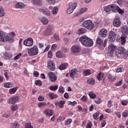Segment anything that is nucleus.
<instances>
[{
    "label": "nucleus",
    "mask_w": 128,
    "mask_h": 128,
    "mask_svg": "<svg viewBox=\"0 0 128 128\" xmlns=\"http://www.w3.org/2000/svg\"><path fill=\"white\" fill-rule=\"evenodd\" d=\"M79 40L83 45L86 46H91L93 43V41L91 39L86 36L80 37Z\"/></svg>",
    "instance_id": "1"
},
{
    "label": "nucleus",
    "mask_w": 128,
    "mask_h": 128,
    "mask_svg": "<svg viewBox=\"0 0 128 128\" xmlns=\"http://www.w3.org/2000/svg\"><path fill=\"white\" fill-rule=\"evenodd\" d=\"M8 37V36L6 33L2 31H0V40L2 42L8 41L10 42H12L13 38H9Z\"/></svg>",
    "instance_id": "2"
},
{
    "label": "nucleus",
    "mask_w": 128,
    "mask_h": 128,
    "mask_svg": "<svg viewBox=\"0 0 128 128\" xmlns=\"http://www.w3.org/2000/svg\"><path fill=\"white\" fill-rule=\"evenodd\" d=\"M82 26L90 30L93 29L94 27V23L90 20H86L82 22Z\"/></svg>",
    "instance_id": "3"
},
{
    "label": "nucleus",
    "mask_w": 128,
    "mask_h": 128,
    "mask_svg": "<svg viewBox=\"0 0 128 128\" xmlns=\"http://www.w3.org/2000/svg\"><path fill=\"white\" fill-rule=\"evenodd\" d=\"M100 36L98 37L96 39V42L99 48L101 49L104 48L106 45V43L107 42V40L106 39L104 42L103 43V40Z\"/></svg>",
    "instance_id": "4"
},
{
    "label": "nucleus",
    "mask_w": 128,
    "mask_h": 128,
    "mask_svg": "<svg viewBox=\"0 0 128 128\" xmlns=\"http://www.w3.org/2000/svg\"><path fill=\"white\" fill-rule=\"evenodd\" d=\"M38 48L36 46L28 49V53L30 56H33L37 55L38 53Z\"/></svg>",
    "instance_id": "5"
},
{
    "label": "nucleus",
    "mask_w": 128,
    "mask_h": 128,
    "mask_svg": "<svg viewBox=\"0 0 128 128\" xmlns=\"http://www.w3.org/2000/svg\"><path fill=\"white\" fill-rule=\"evenodd\" d=\"M108 48V51L107 54L109 56L112 57L113 55L114 52L117 49V47L116 46L111 44L109 46Z\"/></svg>",
    "instance_id": "6"
},
{
    "label": "nucleus",
    "mask_w": 128,
    "mask_h": 128,
    "mask_svg": "<svg viewBox=\"0 0 128 128\" xmlns=\"http://www.w3.org/2000/svg\"><path fill=\"white\" fill-rule=\"evenodd\" d=\"M68 5L69 7L67 9L66 12L68 14H70L76 8L77 4L76 3L72 4L71 2H70L69 3Z\"/></svg>",
    "instance_id": "7"
},
{
    "label": "nucleus",
    "mask_w": 128,
    "mask_h": 128,
    "mask_svg": "<svg viewBox=\"0 0 128 128\" xmlns=\"http://www.w3.org/2000/svg\"><path fill=\"white\" fill-rule=\"evenodd\" d=\"M117 35V34L116 32L112 30H111L108 36L109 40V41L111 42H113L115 40Z\"/></svg>",
    "instance_id": "8"
},
{
    "label": "nucleus",
    "mask_w": 128,
    "mask_h": 128,
    "mask_svg": "<svg viewBox=\"0 0 128 128\" xmlns=\"http://www.w3.org/2000/svg\"><path fill=\"white\" fill-rule=\"evenodd\" d=\"M33 40L32 39L29 38H27L24 41V44L27 46H30L33 44Z\"/></svg>",
    "instance_id": "9"
},
{
    "label": "nucleus",
    "mask_w": 128,
    "mask_h": 128,
    "mask_svg": "<svg viewBox=\"0 0 128 128\" xmlns=\"http://www.w3.org/2000/svg\"><path fill=\"white\" fill-rule=\"evenodd\" d=\"M47 66L51 70H54L55 69V64L52 60H49L48 61Z\"/></svg>",
    "instance_id": "10"
},
{
    "label": "nucleus",
    "mask_w": 128,
    "mask_h": 128,
    "mask_svg": "<svg viewBox=\"0 0 128 128\" xmlns=\"http://www.w3.org/2000/svg\"><path fill=\"white\" fill-rule=\"evenodd\" d=\"M49 78L50 80L52 82H54L57 79V77L55 74L52 72H50L48 74Z\"/></svg>",
    "instance_id": "11"
},
{
    "label": "nucleus",
    "mask_w": 128,
    "mask_h": 128,
    "mask_svg": "<svg viewBox=\"0 0 128 128\" xmlns=\"http://www.w3.org/2000/svg\"><path fill=\"white\" fill-rule=\"evenodd\" d=\"M108 34V31L105 28L100 30L99 32L100 36L102 38H105L106 37Z\"/></svg>",
    "instance_id": "12"
},
{
    "label": "nucleus",
    "mask_w": 128,
    "mask_h": 128,
    "mask_svg": "<svg viewBox=\"0 0 128 128\" xmlns=\"http://www.w3.org/2000/svg\"><path fill=\"white\" fill-rule=\"evenodd\" d=\"M52 26H49L46 30L44 34L46 36H48L51 35L53 33L52 30L53 27Z\"/></svg>",
    "instance_id": "13"
},
{
    "label": "nucleus",
    "mask_w": 128,
    "mask_h": 128,
    "mask_svg": "<svg viewBox=\"0 0 128 128\" xmlns=\"http://www.w3.org/2000/svg\"><path fill=\"white\" fill-rule=\"evenodd\" d=\"M19 98L17 96H14L10 98L9 100L8 103L10 104H14L19 99Z\"/></svg>",
    "instance_id": "14"
},
{
    "label": "nucleus",
    "mask_w": 128,
    "mask_h": 128,
    "mask_svg": "<svg viewBox=\"0 0 128 128\" xmlns=\"http://www.w3.org/2000/svg\"><path fill=\"white\" fill-rule=\"evenodd\" d=\"M32 2L33 4L37 6H40L42 5V0H32Z\"/></svg>",
    "instance_id": "15"
},
{
    "label": "nucleus",
    "mask_w": 128,
    "mask_h": 128,
    "mask_svg": "<svg viewBox=\"0 0 128 128\" xmlns=\"http://www.w3.org/2000/svg\"><path fill=\"white\" fill-rule=\"evenodd\" d=\"M121 22L119 18H117L115 19L113 22V24L115 26L118 27L120 26Z\"/></svg>",
    "instance_id": "16"
},
{
    "label": "nucleus",
    "mask_w": 128,
    "mask_h": 128,
    "mask_svg": "<svg viewBox=\"0 0 128 128\" xmlns=\"http://www.w3.org/2000/svg\"><path fill=\"white\" fill-rule=\"evenodd\" d=\"M39 11L42 13L46 15L47 16H50V11L48 9L45 10L41 9H39Z\"/></svg>",
    "instance_id": "17"
},
{
    "label": "nucleus",
    "mask_w": 128,
    "mask_h": 128,
    "mask_svg": "<svg viewBox=\"0 0 128 128\" xmlns=\"http://www.w3.org/2000/svg\"><path fill=\"white\" fill-rule=\"evenodd\" d=\"M78 72V70L76 69H74L71 70L70 71V76L72 78H73L75 76V75Z\"/></svg>",
    "instance_id": "18"
},
{
    "label": "nucleus",
    "mask_w": 128,
    "mask_h": 128,
    "mask_svg": "<svg viewBox=\"0 0 128 128\" xmlns=\"http://www.w3.org/2000/svg\"><path fill=\"white\" fill-rule=\"evenodd\" d=\"M80 50L79 47L78 46H73L71 48V51L73 52H79Z\"/></svg>",
    "instance_id": "19"
},
{
    "label": "nucleus",
    "mask_w": 128,
    "mask_h": 128,
    "mask_svg": "<svg viewBox=\"0 0 128 128\" xmlns=\"http://www.w3.org/2000/svg\"><path fill=\"white\" fill-rule=\"evenodd\" d=\"M44 113L47 116H50L53 115V112L52 110L47 109L44 111Z\"/></svg>",
    "instance_id": "20"
},
{
    "label": "nucleus",
    "mask_w": 128,
    "mask_h": 128,
    "mask_svg": "<svg viewBox=\"0 0 128 128\" xmlns=\"http://www.w3.org/2000/svg\"><path fill=\"white\" fill-rule=\"evenodd\" d=\"M112 11V12H116L117 11L119 7L116 4H111Z\"/></svg>",
    "instance_id": "21"
},
{
    "label": "nucleus",
    "mask_w": 128,
    "mask_h": 128,
    "mask_svg": "<svg viewBox=\"0 0 128 128\" xmlns=\"http://www.w3.org/2000/svg\"><path fill=\"white\" fill-rule=\"evenodd\" d=\"M18 88L17 86L11 88L9 90V92L10 94H14L17 90Z\"/></svg>",
    "instance_id": "22"
},
{
    "label": "nucleus",
    "mask_w": 128,
    "mask_h": 128,
    "mask_svg": "<svg viewBox=\"0 0 128 128\" xmlns=\"http://www.w3.org/2000/svg\"><path fill=\"white\" fill-rule=\"evenodd\" d=\"M122 31L124 34L128 35V27L125 26L123 27Z\"/></svg>",
    "instance_id": "23"
},
{
    "label": "nucleus",
    "mask_w": 128,
    "mask_h": 128,
    "mask_svg": "<svg viewBox=\"0 0 128 128\" xmlns=\"http://www.w3.org/2000/svg\"><path fill=\"white\" fill-rule=\"evenodd\" d=\"M46 103L44 102H39L38 104V107L40 108H42L46 106Z\"/></svg>",
    "instance_id": "24"
},
{
    "label": "nucleus",
    "mask_w": 128,
    "mask_h": 128,
    "mask_svg": "<svg viewBox=\"0 0 128 128\" xmlns=\"http://www.w3.org/2000/svg\"><path fill=\"white\" fill-rule=\"evenodd\" d=\"M68 66V64L66 63H63L59 66V68L61 70H63L66 68Z\"/></svg>",
    "instance_id": "25"
},
{
    "label": "nucleus",
    "mask_w": 128,
    "mask_h": 128,
    "mask_svg": "<svg viewBox=\"0 0 128 128\" xmlns=\"http://www.w3.org/2000/svg\"><path fill=\"white\" fill-rule=\"evenodd\" d=\"M65 103V101H61L59 102L56 103V106H58L60 108H62Z\"/></svg>",
    "instance_id": "26"
},
{
    "label": "nucleus",
    "mask_w": 128,
    "mask_h": 128,
    "mask_svg": "<svg viewBox=\"0 0 128 128\" xmlns=\"http://www.w3.org/2000/svg\"><path fill=\"white\" fill-rule=\"evenodd\" d=\"M24 6V4L22 3H18L15 5V7L16 8H22Z\"/></svg>",
    "instance_id": "27"
},
{
    "label": "nucleus",
    "mask_w": 128,
    "mask_h": 128,
    "mask_svg": "<svg viewBox=\"0 0 128 128\" xmlns=\"http://www.w3.org/2000/svg\"><path fill=\"white\" fill-rule=\"evenodd\" d=\"M118 52H119L122 54L124 55L125 53L126 50L124 49V47H120L119 48L118 51Z\"/></svg>",
    "instance_id": "28"
},
{
    "label": "nucleus",
    "mask_w": 128,
    "mask_h": 128,
    "mask_svg": "<svg viewBox=\"0 0 128 128\" xmlns=\"http://www.w3.org/2000/svg\"><path fill=\"white\" fill-rule=\"evenodd\" d=\"M40 20L44 24H46L48 22V19L45 17L42 18Z\"/></svg>",
    "instance_id": "29"
},
{
    "label": "nucleus",
    "mask_w": 128,
    "mask_h": 128,
    "mask_svg": "<svg viewBox=\"0 0 128 128\" xmlns=\"http://www.w3.org/2000/svg\"><path fill=\"white\" fill-rule=\"evenodd\" d=\"M4 86L5 88H10L13 87L14 86V85L13 83L8 82L4 84Z\"/></svg>",
    "instance_id": "30"
},
{
    "label": "nucleus",
    "mask_w": 128,
    "mask_h": 128,
    "mask_svg": "<svg viewBox=\"0 0 128 128\" xmlns=\"http://www.w3.org/2000/svg\"><path fill=\"white\" fill-rule=\"evenodd\" d=\"M104 76V73L100 72L98 75L97 78L98 79L101 80L103 78Z\"/></svg>",
    "instance_id": "31"
},
{
    "label": "nucleus",
    "mask_w": 128,
    "mask_h": 128,
    "mask_svg": "<svg viewBox=\"0 0 128 128\" xmlns=\"http://www.w3.org/2000/svg\"><path fill=\"white\" fill-rule=\"evenodd\" d=\"M104 10L107 12H109L111 10L112 11L111 4L105 7L104 8Z\"/></svg>",
    "instance_id": "32"
},
{
    "label": "nucleus",
    "mask_w": 128,
    "mask_h": 128,
    "mask_svg": "<svg viewBox=\"0 0 128 128\" xmlns=\"http://www.w3.org/2000/svg\"><path fill=\"white\" fill-rule=\"evenodd\" d=\"M116 57L118 58H122L124 56V55L122 54L119 52H118V51H116V53L115 54Z\"/></svg>",
    "instance_id": "33"
},
{
    "label": "nucleus",
    "mask_w": 128,
    "mask_h": 128,
    "mask_svg": "<svg viewBox=\"0 0 128 128\" xmlns=\"http://www.w3.org/2000/svg\"><path fill=\"white\" fill-rule=\"evenodd\" d=\"M58 7H54L52 11V13L53 14H56L58 12Z\"/></svg>",
    "instance_id": "34"
},
{
    "label": "nucleus",
    "mask_w": 128,
    "mask_h": 128,
    "mask_svg": "<svg viewBox=\"0 0 128 128\" xmlns=\"http://www.w3.org/2000/svg\"><path fill=\"white\" fill-rule=\"evenodd\" d=\"M11 124V127L12 128H17L19 125L18 122H14Z\"/></svg>",
    "instance_id": "35"
},
{
    "label": "nucleus",
    "mask_w": 128,
    "mask_h": 128,
    "mask_svg": "<svg viewBox=\"0 0 128 128\" xmlns=\"http://www.w3.org/2000/svg\"><path fill=\"white\" fill-rule=\"evenodd\" d=\"M48 96L51 99H53L54 98H56L58 96L56 94H54L52 93H50L48 94Z\"/></svg>",
    "instance_id": "36"
},
{
    "label": "nucleus",
    "mask_w": 128,
    "mask_h": 128,
    "mask_svg": "<svg viewBox=\"0 0 128 128\" xmlns=\"http://www.w3.org/2000/svg\"><path fill=\"white\" fill-rule=\"evenodd\" d=\"M87 82L90 84H93L94 82V81L93 79L90 78L87 80Z\"/></svg>",
    "instance_id": "37"
},
{
    "label": "nucleus",
    "mask_w": 128,
    "mask_h": 128,
    "mask_svg": "<svg viewBox=\"0 0 128 128\" xmlns=\"http://www.w3.org/2000/svg\"><path fill=\"white\" fill-rule=\"evenodd\" d=\"M56 56L57 57L61 58L63 57L64 55L62 53L61 51H58L56 52Z\"/></svg>",
    "instance_id": "38"
},
{
    "label": "nucleus",
    "mask_w": 128,
    "mask_h": 128,
    "mask_svg": "<svg viewBox=\"0 0 128 128\" xmlns=\"http://www.w3.org/2000/svg\"><path fill=\"white\" fill-rule=\"evenodd\" d=\"M35 83L36 86H40L42 85V81L40 80H37L35 81Z\"/></svg>",
    "instance_id": "39"
},
{
    "label": "nucleus",
    "mask_w": 128,
    "mask_h": 128,
    "mask_svg": "<svg viewBox=\"0 0 128 128\" xmlns=\"http://www.w3.org/2000/svg\"><path fill=\"white\" fill-rule=\"evenodd\" d=\"M88 8H83L81 9L80 11L78 13V14H81L87 11Z\"/></svg>",
    "instance_id": "40"
},
{
    "label": "nucleus",
    "mask_w": 128,
    "mask_h": 128,
    "mask_svg": "<svg viewBox=\"0 0 128 128\" xmlns=\"http://www.w3.org/2000/svg\"><path fill=\"white\" fill-rule=\"evenodd\" d=\"M15 33L13 32H12L9 33V36H8V38H13V42H14V37L15 36Z\"/></svg>",
    "instance_id": "41"
},
{
    "label": "nucleus",
    "mask_w": 128,
    "mask_h": 128,
    "mask_svg": "<svg viewBox=\"0 0 128 128\" xmlns=\"http://www.w3.org/2000/svg\"><path fill=\"white\" fill-rule=\"evenodd\" d=\"M86 32L85 29L81 28L79 30L78 32V34H80L85 33Z\"/></svg>",
    "instance_id": "42"
},
{
    "label": "nucleus",
    "mask_w": 128,
    "mask_h": 128,
    "mask_svg": "<svg viewBox=\"0 0 128 128\" xmlns=\"http://www.w3.org/2000/svg\"><path fill=\"white\" fill-rule=\"evenodd\" d=\"M4 12L3 8L2 7H0V16H4Z\"/></svg>",
    "instance_id": "43"
},
{
    "label": "nucleus",
    "mask_w": 128,
    "mask_h": 128,
    "mask_svg": "<svg viewBox=\"0 0 128 128\" xmlns=\"http://www.w3.org/2000/svg\"><path fill=\"white\" fill-rule=\"evenodd\" d=\"M88 95L90 98H94L96 96V95L94 93L92 92H90Z\"/></svg>",
    "instance_id": "44"
},
{
    "label": "nucleus",
    "mask_w": 128,
    "mask_h": 128,
    "mask_svg": "<svg viewBox=\"0 0 128 128\" xmlns=\"http://www.w3.org/2000/svg\"><path fill=\"white\" fill-rule=\"evenodd\" d=\"M84 73L86 76H87L90 75L91 74L90 71L88 70H87L84 71Z\"/></svg>",
    "instance_id": "45"
},
{
    "label": "nucleus",
    "mask_w": 128,
    "mask_h": 128,
    "mask_svg": "<svg viewBox=\"0 0 128 128\" xmlns=\"http://www.w3.org/2000/svg\"><path fill=\"white\" fill-rule=\"evenodd\" d=\"M58 88V85H56L54 86H50V88L51 90L52 91H55Z\"/></svg>",
    "instance_id": "46"
},
{
    "label": "nucleus",
    "mask_w": 128,
    "mask_h": 128,
    "mask_svg": "<svg viewBox=\"0 0 128 128\" xmlns=\"http://www.w3.org/2000/svg\"><path fill=\"white\" fill-rule=\"evenodd\" d=\"M122 116L125 118L128 116V110L124 111L122 112Z\"/></svg>",
    "instance_id": "47"
},
{
    "label": "nucleus",
    "mask_w": 128,
    "mask_h": 128,
    "mask_svg": "<svg viewBox=\"0 0 128 128\" xmlns=\"http://www.w3.org/2000/svg\"><path fill=\"white\" fill-rule=\"evenodd\" d=\"M48 3L54 5L56 2L55 0H45Z\"/></svg>",
    "instance_id": "48"
},
{
    "label": "nucleus",
    "mask_w": 128,
    "mask_h": 128,
    "mask_svg": "<svg viewBox=\"0 0 128 128\" xmlns=\"http://www.w3.org/2000/svg\"><path fill=\"white\" fill-rule=\"evenodd\" d=\"M72 122V120L70 119H68L66 120L64 124L66 125L69 124Z\"/></svg>",
    "instance_id": "49"
},
{
    "label": "nucleus",
    "mask_w": 128,
    "mask_h": 128,
    "mask_svg": "<svg viewBox=\"0 0 128 128\" xmlns=\"http://www.w3.org/2000/svg\"><path fill=\"white\" fill-rule=\"evenodd\" d=\"M12 110L13 111L16 110L18 108V107L17 105L16 104L12 105Z\"/></svg>",
    "instance_id": "50"
},
{
    "label": "nucleus",
    "mask_w": 128,
    "mask_h": 128,
    "mask_svg": "<svg viewBox=\"0 0 128 128\" xmlns=\"http://www.w3.org/2000/svg\"><path fill=\"white\" fill-rule=\"evenodd\" d=\"M59 91L62 93H63L64 92V88L62 86H60L59 87Z\"/></svg>",
    "instance_id": "51"
},
{
    "label": "nucleus",
    "mask_w": 128,
    "mask_h": 128,
    "mask_svg": "<svg viewBox=\"0 0 128 128\" xmlns=\"http://www.w3.org/2000/svg\"><path fill=\"white\" fill-rule=\"evenodd\" d=\"M77 104L76 102L75 101H74L72 102L69 101L68 102V105H71L72 106H73L75 104Z\"/></svg>",
    "instance_id": "52"
},
{
    "label": "nucleus",
    "mask_w": 128,
    "mask_h": 128,
    "mask_svg": "<svg viewBox=\"0 0 128 128\" xmlns=\"http://www.w3.org/2000/svg\"><path fill=\"white\" fill-rule=\"evenodd\" d=\"M25 128H33V127L30 123H28L25 124Z\"/></svg>",
    "instance_id": "53"
},
{
    "label": "nucleus",
    "mask_w": 128,
    "mask_h": 128,
    "mask_svg": "<svg viewBox=\"0 0 128 128\" xmlns=\"http://www.w3.org/2000/svg\"><path fill=\"white\" fill-rule=\"evenodd\" d=\"M99 113L98 112L95 113L93 115L94 118L95 120H96L98 117L99 116Z\"/></svg>",
    "instance_id": "54"
},
{
    "label": "nucleus",
    "mask_w": 128,
    "mask_h": 128,
    "mask_svg": "<svg viewBox=\"0 0 128 128\" xmlns=\"http://www.w3.org/2000/svg\"><path fill=\"white\" fill-rule=\"evenodd\" d=\"M100 100L101 99L100 98H96L94 100V102L96 104H100L102 102V101H100Z\"/></svg>",
    "instance_id": "55"
},
{
    "label": "nucleus",
    "mask_w": 128,
    "mask_h": 128,
    "mask_svg": "<svg viewBox=\"0 0 128 128\" xmlns=\"http://www.w3.org/2000/svg\"><path fill=\"white\" fill-rule=\"evenodd\" d=\"M108 79L110 81H114L116 79H114L111 75H109L108 77Z\"/></svg>",
    "instance_id": "56"
},
{
    "label": "nucleus",
    "mask_w": 128,
    "mask_h": 128,
    "mask_svg": "<svg viewBox=\"0 0 128 128\" xmlns=\"http://www.w3.org/2000/svg\"><path fill=\"white\" fill-rule=\"evenodd\" d=\"M117 11H118V13L120 14H122L124 13V11L121 9L119 7Z\"/></svg>",
    "instance_id": "57"
},
{
    "label": "nucleus",
    "mask_w": 128,
    "mask_h": 128,
    "mask_svg": "<svg viewBox=\"0 0 128 128\" xmlns=\"http://www.w3.org/2000/svg\"><path fill=\"white\" fill-rule=\"evenodd\" d=\"M22 54L21 53H20L17 56H16L14 58V60H18L19 58L21 56Z\"/></svg>",
    "instance_id": "58"
},
{
    "label": "nucleus",
    "mask_w": 128,
    "mask_h": 128,
    "mask_svg": "<svg viewBox=\"0 0 128 128\" xmlns=\"http://www.w3.org/2000/svg\"><path fill=\"white\" fill-rule=\"evenodd\" d=\"M80 99L82 101L84 102L86 100L87 97L85 96H83Z\"/></svg>",
    "instance_id": "59"
},
{
    "label": "nucleus",
    "mask_w": 128,
    "mask_h": 128,
    "mask_svg": "<svg viewBox=\"0 0 128 128\" xmlns=\"http://www.w3.org/2000/svg\"><path fill=\"white\" fill-rule=\"evenodd\" d=\"M10 114H7L6 113L4 114L2 116L4 118H8L10 116Z\"/></svg>",
    "instance_id": "60"
},
{
    "label": "nucleus",
    "mask_w": 128,
    "mask_h": 128,
    "mask_svg": "<svg viewBox=\"0 0 128 128\" xmlns=\"http://www.w3.org/2000/svg\"><path fill=\"white\" fill-rule=\"evenodd\" d=\"M48 56L49 58H51L52 56V53L51 51H49L48 53Z\"/></svg>",
    "instance_id": "61"
},
{
    "label": "nucleus",
    "mask_w": 128,
    "mask_h": 128,
    "mask_svg": "<svg viewBox=\"0 0 128 128\" xmlns=\"http://www.w3.org/2000/svg\"><path fill=\"white\" fill-rule=\"evenodd\" d=\"M44 99V98L41 96H39L38 98V100L39 101H43Z\"/></svg>",
    "instance_id": "62"
},
{
    "label": "nucleus",
    "mask_w": 128,
    "mask_h": 128,
    "mask_svg": "<svg viewBox=\"0 0 128 128\" xmlns=\"http://www.w3.org/2000/svg\"><path fill=\"white\" fill-rule=\"evenodd\" d=\"M54 37L56 40H60L58 36L56 34H54Z\"/></svg>",
    "instance_id": "63"
},
{
    "label": "nucleus",
    "mask_w": 128,
    "mask_h": 128,
    "mask_svg": "<svg viewBox=\"0 0 128 128\" xmlns=\"http://www.w3.org/2000/svg\"><path fill=\"white\" fill-rule=\"evenodd\" d=\"M56 48V44H53L51 47V49L52 50H55Z\"/></svg>",
    "instance_id": "64"
}]
</instances>
